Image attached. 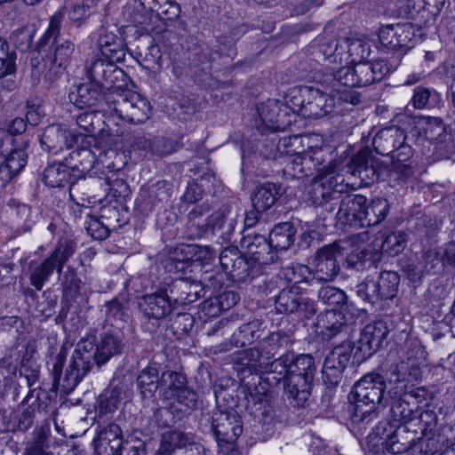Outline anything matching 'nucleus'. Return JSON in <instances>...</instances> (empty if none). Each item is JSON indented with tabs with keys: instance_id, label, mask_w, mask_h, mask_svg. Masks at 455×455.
Masks as SVG:
<instances>
[{
	"instance_id": "1",
	"label": "nucleus",
	"mask_w": 455,
	"mask_h": 455,
	"mask_svg": "<svg viewBox=\"0 0 455 455\" xmlns=\"http://www.w3.org/2000/svg\"><path fill=\"white\" fill-rule=\"evenodd\" d=\"M63 19V12L61 10L56 12L50 18L48 28L38 40L39 48L50 45V49L42 61L31 60V76L36 83L40 81L43 75L44 82L49 84H53L64 75L71 62L75 44L68 39L58 41Z\"/></svg>"
},
{
	"instance_id": "2",
	"label": "nucleus",
	"mask_w": 455,
	"mask_h": 455,
	"mask_svg": "<svg viewBox=\"0 0 455 455\" xmlns=\"http://www.w3.org/2000/svg\"><path fill=\"white\" fill-rule=\"evenodd\" d=\"M386 389L384 377L371 372L362 377L348 395V411L353 422L369 423L376 415Z\"/></svg>"
},
{
	"instance_id": "3",
	"label": "nucleus",
	"mask_w": 455,
	"mask_h": 455,
	"mask_svg": "<svg viewBox=\"0 0 455 455\" xmlns=\"http://www.w3.org/2000/svg\"><path fill=\"white\" fill-rule=\"evenodd\" d=\"M315 372L314 358L310 355H291L290 375L284 386L288 398L298 405L303 404L309 397L311 382Z\"/></svg>"
},
{
	"instance_id": "4",
	"label": "nucleus",
	"mask_w": 455,
	"mask_h": 455,
	"mask_svg": "<svg viewBox=\"0 0 455 455\" xmlns=\"http://www.w3.org/2000/svg\"><path fill=\"white\" fill-rule=\"evenodd\" d=\"M88 78L105 95L106 105L122 93V88L126 84L125 73L115 65V62L102 59L93 60L86 67Z\"/></svg>"
},
{
	"instance_id": "5",
	"label": "nucleus",
	"mask_w": 455,
	"mask_h": 455,
	"mask_svg": "<svg viewBox=\"0 0 455 455\" xmlns=\"http://www.w3.org/2000/svg\"><path fill=\"white\" fill-rule=\"evenodd\" d=\"M75 252V246L70 241L60 242L55 249L44 259L37 262L32 260L28 265L30 284L37 291H41L53 274L54 270L60 274L64 265Z\"/></svg>"
},
{
	"instance_id": "6",
	"label": "nucleus",
	"mask_w": 455,
	"mask_h": 455,
	"mask_svg": "<svg viewBox=\"0 0 455 455\" xmlns=\"http://www.w3.org/2000/svg\"><path fill=\"white\" fill-rule=\"evenodd\" d=\"M28 145V141L23 136L12 138L11 135H4L0 140V155L5 158L0 165V182L2 185L10 182L26 166Z\"/></svg>"
},
{
	"instance_id": "7",
	"label": "nucleus",
	"mask_w": 455,
	"mask_h": 455,
	"mask_svg": "<svg viewBox=\"0 0 455 455\" xmlns=\"http://www.w3.org/2000/svg\"><path fill=\"white\" fill-rule=\"evenodd\" d=\"M107 106L114 116L132 124L144 123L151 115L149 101L132 91L118 93Z\"/></svg>"
},
{
	"instance_id": "8",
	"label": "nucleus",
	"mask_w": 455,
	"mask_h": 455,
	"mask_svg": "<svg viewBox=\"0 0 455 455\" xmlns=\"http://www.w3.org/2000/svg\"><path fill=\"white\" fill-rule=\"evenodd\" d=\"M212 427L220 455H232L236 451L237 438L243 433L241 417L235 411H219L212 417Z\"/></svg>"
},
{
	"instance_id": "9",
	"label": "nucleus",
	"mask_w": 455,
	"mask_h": 455,
	"mask_svg": "<svg viewBox=\"0 0 455 455\" xmlns=\"http://www.w3.org/2000/svg\"><path fill=\"white\" fill-rule=\"evenodd\" d=\"M343 253L339 245L333 243L319 249L315 256L313 279L317 282H331L340 271L339 260Z\"/></svg>"
},
{
	"instance_id": "10",
	"label": "nucleus",
	"mask_w": 455,
	"mask_h": 455,
	"mask_svg": "<svg viewBox=\"0 0 455 455\" xmlns=\"http://www.w3.org/2000/svg\"><path fill=\"white\" fill-rule=\"evenodd\" d=\"M353 346L350 342L334 347L326 356L323 366V379L330 387L337 386L350 362Z\"/></svg>"
},
{
	"instance_id": "11",
	"label": "nucleus",
	"mask_w": 455,
	"mask_h": 455,
	"mask_svg": "<svg viewBox=\"0 0 455 455\" xmlns=\"http://www.w3.org/2000/svg\"><path fill=\"white\" fill-rule=\"evenodd\" d=\"M381 164L368 152H360L354 156L345 167L346 174L351 178H358L361 185L370 186L379 180Z\"/></svg>"
},
{
	"instance_id": "12",
	"label": "nucleus",
	"mask_w": 455,
	"mask_h": 455,
	"mask_svg": "<svg viewBox=\"0 0 455 455\" xmlns=\"http://www.w3.org/2000/svg\"><path fill=\"white\" fill-rule=\"evenodd\" d=\"M323 151L321 148L310 149L291 158L283 172L291 178L301 179L313 175L317 166L323 165Z\"/></svg>"
},
{
	"instance_id": "13",
	"label": "nucleus",
	"mask_w": 455,
	"mask_h": 455,
	"mask_svg": "<svg viewBox=\"0 0 455 455\" xmlns=\"http://www.w3.org/2000/svg\"><path fill=\"white\" fill-rule=\"evenodd\" d=\"M343 38H317L309 47L308 52L316 62L325 64H345V51L342 47Z\"/></svg>"
},
{
	"instance_id": "14",
	"label": "nucleus",
	"mask_w": 455,
	"mask_h": 455,
	"mask_svg": "<svg viewBox=\"0 0 455 455\" xmlns=\"http://www.w3.org/2000/svg\"><path fill=\"white\" fill-rule=\"evenodd\" d=\"M233 362L238 374L243 377L252 374L262 375L268 364L267 356H264L258 346L234 353Z\"/></svg>"
},
{
	"instance_id": "15",
	"label": "nucleus",
	"mask_w": 455,
	"mask_h": 455,
	"mask_svg": "<svg viewBox=\"0 0 455 455\" xmlns=\"http://www.w3.org/2000/svg\"><path fill=\"white\" fill-rule=\"evenodd\" d=\"M241 247L250 260L259 265H268L275 260L273 246L264 235L247 234L242 238Z\"/></svg>"
},
{
	"instance_id": "16",
	"label": "nucleus",
	"mask_w": 455,
	"mask_h": 455,
	"mask_svg": "<svg viewBox=\"0 0 455 455\" xmlns=\"http://www.w3.org/2000/svg\"><path fill=\"white\" fill-rule=\"evenodd\" d=\"M139 307L143 315L148 319H162L174 309L171 297L164 287L157 291L143 296Z\"/></svg>"
},
{
	"instance_id": "17",
	"label": "nucleus",
	"mask_w": 455,
	"mask_h": 455,
	"mask_svg": "<svg viewBox=\"0 0 455 455\" xmlns=\"http://www.w3.org/2000/svg\"><path fill=\"white\" fill-rule=\"evenodd\" d=\"M414 36L415 28L409 22L387 25L379 32L380 44L393 50L407 47Z\"/></svg>"
},
{
	"instance_id": "18",
	"label": "nucleus",
	"mask_w": 455,
	"mask_h": 455,
	"mask_svg": "<svg viewBox=\"0 0 455 455\" xmlns=\"http://www.w3.org/2000/svg\"><path fill=\"white\" fill-rule=\"evenodd\" d=\"M123 443L122 430L116 423L103 427L93 439L95 455H118Z\"/></svg>"
},
{
	"instance_id": "19",
	"label": "nucleus",
	"mask_w": 455,
	"mask_h": 455,
	"mask_svg": "<svg viewBox=\"0 0 455 455\" xmlns=\"http://www.w3.org/2000/svg\"><path fill=\"white\" fill-rule=\"evenodd\" d=\"M101 54L112 62H122L126 55V47L124 39L108 28L101 27L99 29L97 40Z\"/></svg>"
},
{
	"instance_id": "20",
	"label": "nucleus",
	"mask_w": 455,
	"mask_h": 455,
	"mask_svg": "<svg viewBox=\"0 0 455 455\" xmlns=\"http://www.w3.org/2000/svg\"><path fill=\"white\" fill-rule=\"evenodd\" d=\"M76 140V135L60 124L46 127L40 138L42 147L54 154L71 148Z\"/></svg>"
},
{
	"instance_id": "21",
	"label": "nucleus",
	"mask_w": 455,
	"mask_h": 455,
	"mask_svg": "<svg viewBox=\"0 0 455 455\" xmlns=\"http://www.w3.org/2000/svg\"><path fill=\"white\" fill-rule=\"evenodd\" d=\"M181 252H185L186 256L182 259L176 257L175 254L169 258L166 263V268L169 271H184L188 266L189 259H195L203 262H210L214 258V251L210 246H198L196 244L182 245L179 248Z\"/></svg>"
},
{
	"instance_id": "22",
	"label": "nucleus",
	"mask_w": 455,
	"mask_h": 455,
	"mask_svg": "<svg viewBox=\"0 0 455 455\" xmlns=\"http://www.w3.org/2000/svg\"><path fill=\"white\" fill-rule=\"evenodd\" d=\"M367 202L364 196L347 195L339 203L336 214L337 222L342 226L360 227V215Z\"/></svg>"
},
{
	"instance_id": "23",
	"label": "nucleus",
	"mask_w": 455,
	"mask_h": 455,
	"mask_svg": "<svg viewBox=\"0 0 455 455\" xmlns=\"http://www.w3.org/2000/svg\"><path fill=\"white\" fill-rule=\"evenodd\" d=\"M388 333L387 328L382 322L367 324L358 340L357 349L364 356H370L382 345Z\"/></svg>"
},
{
	"instance_id": "24",
	"label": "nucleus",
	"mask_w": 455,
	"mask_h": 455,
	"mask_svg": "<svg viewBox=\"0 0 455 455\" xmlns=\"http://www.w3.org/2000/svg\"><path fill=\"white\" fill-rule=\"evenodd\" d=\"M92 362L73 353L69 365L61 383V391L69 394L91 371Z\"/></svg>"
},
{
	"instance_id": "25",
	"label": "nucleus",
	"mask_w": 455,
	"mask_h": 455,
	"mask_svg": "<svg viewBox=\"0 0 455 455\" xmlns=\"http://www.w3.org/2000/svg\"><path fill=\"white\" fill-rule=\"evenodd\" d=\"M347 327L343 315L335 310H326L318 315L315 323V333L323 339H331Z\"/></svg>"
},
{
	"instance_id": "26",
	"label": "nucleus",
	"mask_w": 455,
	"mask_h": 455,
	"mask_svg": "<svg viewBox=\"0 0 455 455\" xmlns=\"http://www.w3.org/2000/svg\"><path fill=\"white\" fill-rule=\"evenodd\" d=\"M68 98L70 102L79 109L92 108L102 100L106 102L105 95L92 81L77 86L76 91L69 93Z\"/></svg>"
},
{
	"instance_id": "27",
	"label": "nucleus",
	"mask_w": 455,
	"mask_h": 455,
	"mask_svg": "<svg viewBox=\"0 0 455 455\" xmlns=\"http://www.w3.org/2000/svg\"><path fill=\"white\" fill-rule=\"evenodd\" d=\"M223 270L231 277L244 280L251 275L250 259L240 256L236 251L225 250L220 255Z\"/></svg>"
},
{
	"instance_id": "28",
	"label": "nucleus",
	"mask_w": 455,
	"mask_h": 455,
	"mask_svg": "<svg viewBox=\"0 0 455 455\" xmlns=\"http://www.w3.org/2000/svg\"><path fill=\"white\" fill-rule=\"evenodd\" d=\"M315 172H317L315 179L330 188L333 193H342L344 188L349 185V178L346 177L345 170L342 172L334 163L329 162L327 165L317 166Z\"/></svg>"
},
{
	"instance_id": "29",
	"label": "nucleus",
	"mask_w": 455,
	"mask_h": 455,
	"mask_svg": "<svg viewBox=\"0 0 455 455\" xmlns=\"http://www.w3.org/2000/svg\"><path fill=\"white\" fill-rule=\"evenodd\" d=\"M405 140L403 130L397 126H389L380 130L372 140L375 151L382 156L388 155Z\"/></svg>"
},
{
	"instance_id": "30",
	"label": "nucleus",
	"mask_w": 455,
	"mask_h": 455,
	"mask_svg": "<svg viewBox=\"0 0 455 455\" xmlns=\"http://www.w3.org/2000/svg\"><path fill=\"white\" fill-rule=\"evenodd\" d=\"M293 329L289 328L286 331L278 330L268 334L259 343V347L262 351L267 361H270L281 348H287L292 343Z\"/></svg>"
},
{
	"instance_id": "31",
	"label": "nucleus",
	"mask_w": 455,
	"mask_h": 455,
	"mask_svg": "<svg viewBox=\"0 0 455 455\" xmlns=\"http://www.w3.org/2000/svg\"><path fill=\"white\" fill-rule=\"evenodd\" d=\"M333 100L318 89L310 87L308 100H306L304 116L320 118L332 110Z\"/></svg>"
},
{
	"instance_id": "32",
	"label": "nucleus",
	"mask_w": 455,
	"mask_h": 455,
	"mask_svg": "<svg viewBox=\"0 0 455 455\" xmlns=\"http://www.w3.org/2000/svg\"><path fill=\"white\" fill-rule=\"evenodd\" d=\"M388 208V203L384 198H375L369 204L366 202L359 217L360 227L375 226L380 223L386 218Z\"/></svg>"
},
{
	"instance_id": "33",
	"label": "nucleus",
	"mask_w": 455,
	"mask_h": 455,
	"mask_svg": "<svg viewBox=\"0 0 455 455\" xmlns=\"http://www.w3.org/2000/svg\"><path fill=\"white\" fill-rule=\"evenodd\" d=\"M209 225L212 234L220 232V237L229 239L236 225L235 216L225 206L210 216Z\"/></svg>"
},
{
	"instance_id": "34",
	"label": "nucleus",
	"mask_w": 455,
	"mask_h": 455,
	"mask_svg": "<svg viewBox=\"0 0 455 455\" xmlns=\"http://www.w3.org/2000/svg\"><path fill=\"white\" fill-rule=\"evenodd\" d=\"M171 297L172 303L175 307L177 304H189L198 298L196 286L189 284L183 279L173 281L172 283L164 286Z\"/></svg>"
},
{
	"instance_id": "35",
	"label": "nucleus",
	"mask_w": 455,
	"mask_h": 455,
	"mask_svg": "<svg viewBox=\"0 0 455 455\" xmlns=\"http://www.w3.org/2000/svg\"><path fill=\"white\" fill-rule=\"evenodd\" d=\"M278 196V188L275 184L265 182L258 185L252 194V205L258 212H266L275 204Z\"/></svg>"
},
{
	"instance_id": "36",
	"label": "nucleus",
	"mask_w": 455,
	"mask_h": 455,
	"mask_svg": "<svg viewBox=\"0 0 455 455\" xmlns=\"http://www.w3.org/2000/svg\"><path fill=\"white\" fill-rule=\"evenodd\" d=\"M122 347V339L118 333L104 334L96 347V364L100 366L106 363L114 355L119 354Z\"/></svg>"
},
{
	"instance_id": "37",
	"label": "nucleus",
	"mask_w": 455,
	"mask_h": 455,
	"mask_svg": "<svg viewBox=\"0 0 455 455\" xmlns=\"http://www.w3.org/2000/svg\"><path fill=\"white\" fill-rule=\"evenodd\" d=\"M71 167L68 162H58L49 164L44 171L43 180L52 188H61L69 182Z\"/></svg>"
},
{
	"instance_id": "38",
	"label": "nucleus",
	"mask_w": 455,
	"mask_h": 455,
	"mask_svg": "<svg viewBox=\"0 0 455 455\" xmlns=\"http://www.w3.org/2000/svg\"><path fill=\"white\" fill-rule=\"evenodd\" d=\"M419 133L429 141L442 142L446 137L445 125L441 118L421 116L417 122Z\"/></svg>"
},
{
	"instance_id": "39",
	"label": "nucleus",
	"mask_w": 455,
	"mask_h": 455,
	"mask_svg": "<svg viewBox=\"0 0 455 455\" xmlns=\"http://www.w3.org/2000/svg\"><path fill=\"white\" fill-rule=\"evenodd\" d=\"M418 406L411 403L408 395H401L395 399L391 406V415L393 421L400 424H405L416 419L418 414Z\"/></svg>"
},
{
	"instance_id": "40",
	"label": "nucleus",
	"mask_w": 455,
	"mask_h": 455,
	"mask_svg": "<svg viewBox=\"0 0 455 455\" xmlns=\"http://www.w3.org/2000/svg\"><path fill=\"white\" fill-rule=\"evenodd\" d=\"M296 229L290 222L275 225L269 234L270 244L275 250H287L294 242Z\"/></svg>"
},
{
	"instance_id": "41",
	"label": "nucleus",
	"mask_w": 455,
	"mask_h": 455,
	"mask_svg": "<svg viewBox=\"0 0 455 455\" xmlns=\"http://www.w3.org/2000/svg\"><path fill=\"white\" fill-rule=\"evenodd\" d=\"M291 362V355H283L277 359L268 361L266 371L267 380L270 381L272 379L276 383L281 380L283 381V387L288 382V375H290V363Z\"/></svg>"
},
{
	"instance_id": "42",
	"label": "nucleus",
	"mask_w": 455,
	"mask_h": 455,
	"mask_svg": "<svg viewBox=\"0 0 455 455\" xmlns=\"http://www.w3.org/2000/svg\"><path fill=\"white\" fill-rule=\"evenodd\" d=\"M380 300L393 299L397 291L400 276L394 271H384L374 280Z\"/></svg>"
},
{
	"instance_id": "43",
	"label": "nucleus",
	"mask_w": 455,
	"mask_h": 455,
	"mask_svg": "<svg viewBox=\"0 0 455 455\" xmlns=\"http://www.w3.org/2000/svg\"><path fill=\"white\" fill-rule=\"evenodd\" d=\"M342 47L346 53L344 55L346 65L363 62L369 55L368 45L360 39L343 38Z\"/></svg>"
},
{
	"instance_id": "44",
	"label": "nucleus",
	"mask_w": 455,
	"mask_h": 455,
	"mask_svg": "<svg viewBox=\"0 0 455 455\" xmlns=\"http://www.w3.org/2000/svg\"><path fill=\"white\" fill-rule=\"evenodd\" d=\"M186 378L176 371H164L160 377V388L165 399H172L186 386Z\"/></svg>"
},
{
	"instance_id": "45",
	"label": "nucleus",
	"mask_w": 455,
	"mask_h": 455,
	"mask_svg": "<svg viewBox=\"0 0 455 455\" xmlns=\"http://www.w3.org/2000/svg\"><path fill=\"white\" fill-rule=\"evenodd\" d=\"M137 383L142 396H152L160 388V378L157 368L148 366L143 369L138 376Z\"/></svg>"
},
{
	"instance_id": "46",
	"label": "nucleus",
	"mask_w": 455,
	"mask_h": 455,
	"mask_svg": "<svg viewBox=\"0 0 455 455\" xmlns=\"http://www.w3.org/2000/svg\"><path fill=\"white\" fill-rule=\"evenodd\" d=\"M260 323L251 321L243 323L237 331L234 332L231 338V343L235 347H244L254 342L260 336Z\"/></svg>"
},
{
	"instance_id": "47",
	"label": "nucleus",
	"mask_w": 455,
	"mask_h": 455,
	"mask_svg": "<svg viewBox=\"0 0 455 455\" xmlns=\"http://www.w3.org/2000/svg\"><path fill=\"white\" fill-rule=\"evenodd\" d=\"M300 295L298 288L283 289L275 298V309L281 314L295 313Z\"/></svg>"
},
{
	"instance_id": "48",
	"label": "nucleus",
	"mask_w": 455,
	"mask_h": 455,
	"mask_svg": "<svg viewBox=\"0 0 455 455\" xmlns=\"http://www.w3.org/2000/svg\"><path fill=\"white\" fill-rule=\"evenodd\" d=\"M192 437L183 432L172 430L162 435L160 451L163 453H171L175 449H180L190 444Z\"/></svg>"
},
{
	"instance_id": "49",
	"label": "nucleus",
	"mask_w": 455,
	"mask_h": 455,
	"mask_svg": "<svg viewBox=\"0 0 455 455\" xmlns=\"http://www.w3.org/2000/svg\"><path fill=\"white\" fill-rule=\"evenodd\" d=\"M98 0H72L68 19L76 27H80L91 15V9L97 4Z\"/></svg>"
},
{
	"instance_id": "50",
	"label": "nucleus",
	"mask_w": 455,
	"mask_h": 455,
	"mask_svg": "<svg viewBox=\"0 0 455 455\" xmlns=\"http://www.w3.org/2000/svg\"><path fill=\"white\" fill-rule=\"evenodd\" d=\"M94 154L91 149L81 148L72 151L69 157L65 158L72 170H78L80 172L89 171L94 163Z\"/></svg>"
},
{
	"instance_id": "51",
	"label": "nucleus",
	"mask_w": 455,
	"mask_h": 455,
	"mask_svg": "<svg viewBox=\"0 0 455 455\" xmlns=\"http://www.w3.org/2000/svg\"><path fill=\"white\" fill-rule=\"evenodd\" d=\"M122 388L110 385L99 397V409L102 413L116 411L121 401Z\"/></svg>"
},
{
	"instance_id": "52",
	"label": "nucleus",
	"mask_w": 455,
	"mask_h": 455,
	"mask_svg": "<svg viewBox=\"0 0 455 455\" xmlns=\"http://www.w3.org/2000/svg\"><path fill=\"white\" fill-rule=\"evenodd\" d=\"M406 245V235L403 232H394L387 236L381 235L380 250L395 256L403 251Z\"/></svg>"
},
{
	"instance_id": "53",
	"label": "nucleus",
	"mask_w": 455,
	"mask_h": 455,
	"mask_svg": "<svg viewBox=\"0 0 455 455\" xmlns=\"http://www.w3.org/2000/svg\"><path fill=\"white\" fill-rule=\"evenodd\" d=\"M343 65L344 66L338 68L337 71L325 75L321 83L327 85H333L332 84L336 82L345 86L355 87L354 67L346 64Z\"/></svg>"
},
{
	"instance_id": "54",
	"label": "nucleus",
	"mask_w": 455,
	"mask_h": 455,
	"mask_svg": "<svg viewBox=\"0 0 455 455\" xmlns=\"http://www.w3.org/2000/svg\"><path fill=\"white\" fill-rule=\"evenodd\" d=\"M310 87L300 86L290 90L285 105L290 107L293 113H301L304 116L306 100H308Z\"/></svg>"
},
{
	"instance_id": "55",
	"label": "nucleus",
	"mask_w": 455,
	"mask_h": 455,
	"mask_svg": "<svg viewBox=\"0 0 455 455\" xmlns=\"http://www.w3.org/2000/svg\"><path fill=\"white\" fill-rule=\"evenodd\" d=\"M94 180H81L73 182L69 188L70 198L76 203V205L82 207H87L86 204H92V199L95 198V196H92L89 193H85L84 190L91 185Z\"/></svg>"
},
{
	"instance_id": "56",
	"label": "nucleus",
	"mask_w": 455,
	"mask_h": 455,
	"mask_svg": "<svg viewBox=\"0 0 455 455\" xmlns=\"http://www.w3.org/2000/svg\"><path fill=\"white\" fill-rule=\"evenodd\" d=\"M438 98L439 95L436 92L419 86L414 89L411 102L414 108L422 109L431 107Z\"/></svg>"
},
{
	"instance_id": "57",
	"label": "nucleus",
	"mask_w": 455,
	"mask_h": 455,
	"mask_svg": "<svg viewBox=\"0 0 455 455\" xmlns=\"http://www.w3.org/2000/svg\"><path fill=\"white\" fill-rule=\"evenodd\" d=\"M450 441L443 435H437L431 437H427L419 442V449L422 455H436L447 448Z\"/></svg>"
},
{
	"instance_id": "58",
	"label": "nucleus",
	"mask_w": 455,
	"mask_h": 455,
	"mask_svg": "<svg viewBox=\"0 0 455 455\" xmlns=\"http://www.w3.org/2000/svg\"><path fill=\"white\" fill-rule=\"evenodd\" d=\"M318 298L323 303L331 307H339L346 304L347 297L345 291L333 286L322 287Z\"/></svg>"
},
{
	"instance_id": "59",
	"label": "nucleus",
	"mask_w": 455,
	"mask_h": 455,
	"mask_svg": "<svg viewBox=\"0 0 455 455\" xmlns=\"http://www.w3.org/2000/svg\"><path fill=\"white\" fill-rule=\"evenodd\" d=\"M48 447L46 432L42 428L36 429L33 441L28 443L22 455H51Z\"/></svg>"
},
{
	"instance_id": "60",
	"label": "nucleus",
	"mask_w": 455,
	"mask_h": 455,
	"mask_svg": "<svg viewBox=\"0 0 455 455\" xmlns=\"http://www.w3.org/2000/svg\"><path fill=\"white\" fill-rule=\"evenodd\" d=\"M285 278L293 283H308L313 281V271L305 265L297 264L287 267L284 270Z\"/></svg>"
},
{
	"instance_id": "61",
	"label": "nucleus",
	"mask_w": 455,
	"mask_h": 455,
	"mask_svg": "<svg viewBox=\"0 0 455 455\" xmlns=\"http://www.w3.org/2000/svg\"><path fill=\"white\" fill-rule=\"evenodd\" d=\"M278 106L279 100H267L266 102L261 103L257 108L262 124H264L269 130L273 129L275 119V116L279 111Z\"/></svg>"
},
{
	"instance_id": "62",
	"label": "nucleus",
	"mask_w": 455,
	"mask_h": 455,
	"mask_svg": "<svg viewBox=\"0 0 455 455\" xmlns=\"http://www.w3.org/2000/svg\"><path fill=\"white\" fill-rule=\"evenodd\" d=\"M355 291L358 297L366 302L374 304L380 300L373 278L366 277L363 282L356 285Z\"/></svg>"
},
{
	"instance_id": "63",
	"label": "nucleus",
	"mask_w": 455,
	"mask_h": 455,
	"mask_svg": "<svg viewBox=\"0 0 455 455\" xmlns=\"http://www.w3.org/2000/svg\"><path fill=\"white\" fill-rule=\"evenodd\" d=\"M89 220L85 221L84 228L92 238L96 240H104L109 235V228L99 218L88 214Z\"/></svg>"
},
{
	"instance_id": "64",
	"label": "nucleus",
	"mask_w": 455,
	"mask_h": 455,
	"mask_svg": "<svg viewBox=\"0 0 455 455\" xmlns=\"http://www.w3.org/2000/svg\"><path fill=\"white\" fill-rule=\"evenodd\" d=\"M309 195L312 204L316 206H321L331 199L334 193L330 190V188H327L319 180L315 179L312 183Z\"/></svg>"
}]
</instances>
